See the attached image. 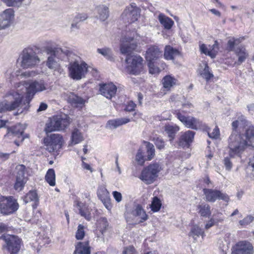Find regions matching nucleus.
I'll return each mask as SVG.
<instances>
[{
  "mask_svg": "<svg viewBox=\"0 0 254 254\" xmlns=\"http://www.w3.org/2000/svg\"><path fill=\"white\" fill-rule=\"evenodd\" d=\"M158 20L164 28L166 30L171 29L174 24V21L171 18L163 13L159 14Z\"/></svg>",
  "mask_w": 254,
  "mask_h": 254,
  "instance_id": "72a5a7b5",
  "label": "nucleus"
},
{
  "mask_svg": "<svg viewBox=\"0 0 254 254\" xmlns=\"http://www.w3.org/2000/svg\"><path fill=\"white\" fill-rule=\"evenodd\" d=\"M97 52L108 60L112 61L113 59L112 51L109 48H98Z\"/></svg>",
  "mask_w": 254,
  "mask_h": 254,
  "instance_id": "79ce46f5",
  "label": "nucleus"
},
{
  "mask_svg": "<svg viewBox=\"0 0 254 254\" xmlns=\"http://www.w3.org/2000/svg\"><path fill=\"white\" fill-rule=\"evenodd\" d=\"M69 124V118L65 115L55 116L52 118H49V132L64 130Z\"/></svg>",
  "mask_w": 254,
  "mask_h": 254,
  "instance_id": "9b49d317",
  "label": "nucleus"
},
{
  "mask_svg": "<svg viewBox=\"0 0 254 254\" xmlns=\"http://www.w3.org/2000/svg\"><path fill=\"white\" fill-rule=\"evenodd\" d=\"M71 143H80L84 140L82 133L77 128H74L72 132L71 136Z\"/></svg>",
  "mask_w": 254,
  "mask_h": 254,
  "instance_id": "ea45409f",
  "label": "nucleus"
},
{
  "mask_svg": "<svg viewBox=\"0 0 254 254\" xmlns=\"http://www.w3.org/2000/svg\"><path fill=\"white\" fill-rule=\"evenodd\" d=\"M97 194L98 198L102 201L105 207L109 211H111L113 205L111 203L109 192L105 187L101 186L98 187Z\"/></svg>",
  "mask_w": 254,
  "mask_h": 254,
  "instance_id": "6ab92c4d",
  "label": "nucleus"
},
{
  "mask_svg": "<svg viewBox=\"0 0 254 254\" xmlns=\"http://www.w3.org/2000/svg\"><path fill=\"white\" fill-rule=\"evenodd\" d=\"M223 220V219H221V220L217 221V222H215L214 218H211L208 220L207 223L205 224V229L207 230V229H209L210 228H211V227L213 226L216 223L218 222H222Z\"/></svg>",
  "mask_w": 254,
  "mask_h": 254,
  "instance_id": "69168bd1",
  "label": "nucleus"
},
{
  "mask_svg": "<svg viewBox=\"0 0 254 254\" xmlns=\"http://www.w3.org/2000/svg\"><path fill=\"white\" fill-rule=\"evenodd\" d=\"M137 47V42L133 38L126 37L123 38L120 46V51L122 54L126 55L125 60L127 64H130L127 66V70L130 74L138 75L143 67V59L139 56L131 55Z\"/></svg>",
  "mask_w": 254,
  "mask_h": 254,
  "instance_id": "f257e3e1",
  "label": "nucleus"
},
{
  "mask_svg": "<svg viewBox=\"0 0 254 254\" xmlns=\"http://www.w3.org/2000/svg\"><path fill=\"white\" fill-rule=\"evenodd\" d=\"M71 54L69 50L62 49L56 43L49 42V68L61 72L60 61L65 57H69Z\"/></svg>",
  "mask_w": 254,
  "mask_h": 254,
  "instance_id": "7ed1b4c3",
  "label": "nucleus"
},
{
  "mask_svg": "<svg viewBox=\"0 0 254 254\" xmlns=\"http://www.w3.org/2000/svg\"><path fill=\"white\" fill-rule=\"evenodd\" d=\"M9 152L8 153H3L0 152V159L2 161H5L7 160L9 158V156L10 154L14 153L16 151L14 149H7Z\"/></svg>",
  "mask_w": 254,
  "mask_h": 254,
  "instance_id": "13d9d810",
  "label": "nucleus"
},
{
  "mask_svg": "<svg viewBox=\"0 0 254 254\" xmlns=\"http://www.w3.org/2000/svg\"><path fill=\"white\" fill-rule=\"evenodd\" d=\"M200 129L204 132H206L207 134L209 131L210 128L205 123H203L201 121H199L198 126H197V130Z\"/></svg>",
  "mask_w": 254,
  "mask_h": 254,
  "instance_id": "680f3d73",
  "label": "nucleus"
},
{
  "mask_svg": "<svg viewBox=\"0 0 254 254\" xmlns=\"http://www.w3.org/2000/svg\"><path fill=\"white\" fill-rule=\"evenodd\" d=\"M234 52L238 57L237 61L235 62V64L237 66L240 65L249 57V54L244 46L237 47Z\"/></svg>",
  "mask_w": 254,
  "mask_h": 254,
  "instance_id": "a878e982",
  "label": "nucleus"
},
{
  "mask_svg": "<svg viewBox=\"0 0 254 254\" xmlns=\"http://www.w3.org/2000/svg\"><path fill=\"white\" fill-rule=\"evenodd\" d=\"M130 121L128 118H123L109 120L106 125V127L108 129H115L118 127L125 125Z\"/></svg>",
  "mask_w": 254,
  "mask_h": 254,
  "instance_id": "cd10ccee",
  "label": "nucleus"
},
{
  "mask_svg": "<svg viewBox=\"0 0 254 254\" xmlns=\"http://www.w3.org/2000/svg\"><path fill=\"white\" fill-rule=\"evenodd\" d=\"M19 207L16 198L13 196H0V213L7 216L14 213Z\"/></svg>",
  "mask_w": 254,
  "mask_h": 254,
  "instance_id": "6e6552de",
  "label": "nucleus"
},
{
  "mask_svg": "<svg viewBox=\"0 0 254 254\" xmlns=\"http://www.w3.org/2000/svg\"><path fill=\"white\" fill-rule=\"evenodd\" d=\"M76 206L78 210V213L81 216L84 217L88 221L91 220L92 218L91 209L89 208L88 205L85 203L77 201Z\"/></svg>",
  "mask_w": 254,
  "mask_h": 254,
  "instance_id": "4be33fe9",
  "label": "nucleus"
},
{
  "mask_svg": "<svg viewBox=\"0 0 254 254\" xmlns=\"http://www.w3.org/2000/svg\"><path fill=\"white\" fill-rule=\"evenodd\" d=\"M196 210L198 214L202 217L209 218L211 215V206L208 203L202 202L196 205Z\"/></svg>",
  "mask_w": 254,
  "mask_h": 254,
  "instance_id": "bb28decb",
  "label": "nucleus"
},
{
  "mask_svg": "<svg viewBox=\"0 0 254 254\" xmlns=\"http://www.w3.org/2000/svg\"><path fill=\"white\" fill-rule=\"evenodd\" d=\"M14 74L17 77V79L19 80L23 78L35 76L38 74V72L36 70L26 71L22 72L20 70H17L14 73Z\"/></svg>",
  "mask_w": 254,
  "mask_h": 254,
  "instance_id": "58836bf2",
  "label": "nucleus"
},
{
  "mask_svg": "<svg viewBox=\"0 0 254 254\" xmlns=\"http://www.w3.org/2000/svg\"><path fill=\"white\" fill-rule=\"evenodd\" d=\"M17 88V91L21 93L22 97L24 94H26V101L27 103H29L36 92L46 89L44 82L42 80H34L29 84L24 82L23 84L19 85Z\"/></svg>",
  "mask_w": 254,
  "mask_h": 254,
  "instance_id": "0eeeda50",
  "label": "nucleus"
},
{
  "mask_svg": "<svg viewBox=\"0 0 254 254\" xmlns=\"http://www.w3.org/2000/svg\"><path fill=\"white\" fill-rule=\"evenodd\" d=\"M8 7H20L24 0H0Z\"/></svg>",
  "mask_w": 254,
  "mask_h": 254,
  "instance_id": "a18cd8bd",
  "label": "nucleus"
},
{
  "mask_svg": "<svg viewBox=\"0 0 254 254\" xmlns=\"http://www.w3.org/2000/svg\"><path fill=\"white\" fill-rule=\"evenodd\" d=\"M23 201L25 203L33 201V209H36L38 205L39 199L38 194L35 190H30L23 197Z\"/></svg>",
  "mask_w": 254,
  "mask_h": 254,
  "instance_id": "c756f323",
  "label": "nucleus"
},
{
  "mask_svg": "<svg viewBox=\"0 0 254 254\" xmlns=\"http://www.w3.org/2000/svg\"><path fill=\"white\" fill-rule=\"evenodd\" d=\"M207 135L211 138L217 139L220 135V131L218 127L216 126L213 129V131L210 132V131H209Z\"/></svg>",
  "mask_w": 254,
  "mask_h": 254,
  "instance_id": "4d7b16f0",
  "label": "nucleus"
},
{
  "mask_svg": "<svg viewBox=\"0 0 254 254\" xmlns=\"http://www.w3.org/2000/svg\"><path fill=\"white\" fill-rule=\"evenodd\" d=\"M150 140L152 141H154V143H164V141L162 139V138L160 137L157 134L153 135V136H151Z\"/></svg>",
  "mask_w": 254,
  "mask_h": 254,
  "instance_id": "774afa93",
  "label": "nucleus"
},
{
  "mask_svg": "<svg viewBox=\"0 0 254 254\" xmlns=\"http://www.w3.org/2000/svg\"><path fill=\"white\" fill-rule=\"evenodd\" d=\"M0 238L4 242L2 249L9 254H18L23 246L22 239L17 235L3 234Z\"/></svg>",
  "mask_w": 254,
  "mask_h": 254,
  "instance_id": "423d86ee",
  "label": "nucleus"
},
{
  "mask_svg": "<svg viewBox=\"0 0 254 254\" xmlns=\"http://www.w3.org/2000/svg\"><path fill=\"white\" fill-rule=\"evenodd\" d=\"M176 79L171 75H166L162 79L163 87L167 90H169L171 87L176 84Z\"/></svg>",
  "mask_w": 254,
  "mask_h": 254,
  "instance_id": "4c0bfd02",
  "label": "nucleus"
},
{
  "mask_svg": "<svg viewBox=\"0 0 254 254\" xmlns=\"http://www.w3.org/2000/svg\"><path fill=\"white\" fill-rule=\"evenodd\" d=\"M63 144H49V152L54 156L59 154Z\"/></svg>",
  "mask_w": 254,
  "mask_h": 254,
  "instance_id": "c03bdc74",
  "label": "nucleus"
},
{
  "mask_svg": "<svg viewBox=\"0 0 254 254\" xmlns=\"http://www.w3.org/2000/svg\"><path fill=\"white\" fill-rule=\"evenodd\" d=\"M161 169L158 163L150 164L143 169L139 178L146 184H151L155 181Z\"/></svg>",
  "mask_w": 254,
  "mask_h": 254,
  "instance_id": "9d476101",
  "label": "nucleus"
},
{
  "mask_svg": "<svg viewBox=\"0 0 254 254\" xmlns=\"http://www.w3.org/2000/svg\"><path fill=\"white\" fill-rule=\"evenodd\" d=\"M11 22L0 17V30L8 27Z\"/></svg>",
  "mask_w": 254,
  "mask_h": 254,
  "instance_id": "0e129e2a",
  "label": "nucleus"
},
{
  "mask_svg": "<svg viewBox=\"0 0 254 254\" xmlns=\"http://www.w3.org/2000/svg\"><path fill=\"white\" fill-rule=\"evenodd\" d=\"M14 10L12 8H9L3 11L0 17L11 22L14 18Z\"/></svg>",
  "mask_w": 254,
  "mask_h": 254,
  "instance_id": "37998d69",
  "label": "nucleus"
},
{
  "mask_svg": "<svg viewBox=\"0 0 254 254\" xmlns=\"http://www.w3.org/2000/svg\"><path fill=\"white\" fill-rule=\"evenodd\" d=\"M25 128L26 126L24 125L17 124L7 129V133L5 136L9 137L17 136L19 138H21L20 141H23L25 139L29 138L28 135H23V133ZM19 141H20V140L14 141V143H18Z\"/></svg>",
  "mask_w": 254,
  "mask_h": 254,
  "instance_id": "2eb2a0df",
  "label": "nucleus"
},
{
  "mask_svg": "<svg viewBox=\"0 0 254 254\" xmlns=\"http://www.w3.org/2000/svg\"><path fill=\"white\" fill-rule=\"evenodd\" d=\"M11 230V228L10 227L3 223L0 222V233L7 232Z\"/></svg>",
  "mask_w": 254,
  "mask_h": 254,
  "instance_id": "338daca9",
  "label": "nucleus"
},
{
  "mask_svg": "<svg viewBox=\"0 0 254 254\" xmlns=\"http://www.w3.org/2000/svg\"><path fill=\"white\" fill-rule=\"evenodd\" d=\"M43 60L37 55L34 48L27 47L20 54L18 62L23 69L32 68L38 65Z\"/></svg>",
  "mask_w": 254,
  "mask_h": 254,
  "instance_id": "20e7f679",
  "label": "nucleus"
},
{
  "mask_svg": "<svg viewBox=\"0 0 254 254\" xmlns=\"http://www.w3.org/2000/svg\"><path fill=\"white\" fill-rule=\"evenodd\" d=\"M177 118L188 128L197 130L200 120L192 116L182 115L179 111H176Z\"/></svg>",
  "mask_w": 254,
  "mask_h": 254,
  "instance_id": "f3484780",
  "label": "nucleus"
},
{
  "mask_svg": "<svg viewBox=\"0 0 254 254\" xmlns=\"http://www.w3.org/2000/svg\"><path fill=\"white\" fill-rule=\"evenodd\" d=\"M122 254H138V252L133 245L125 247Z\"/></svg>",
  "mask_w": 254,
  "mask_h": 254,
  "instance_id": "603ef678",
  "label": "nucleus"
},
{
  "mask_svg": "<svg viewBox=\"0 0 254 254\" xmlns=\"http://www.w3.org/2000/svg\"><path fill=\"white\" fill-rule=\"evenodd\" d=\"M68 69L69 76L73 80H79L85 77L88 71V65L84 62L79 64L75 61L69 63Z\"/></svg>",
  "mask_w": 254,
  "mask_h": 254,
  "instance_id": "1a4fd4ad",
  "label": "nucleus"
},
{
  "mask_svg": "<svg viewBox=\"0 0 254 254\" xmlns=\"http://www.w3.org/2000/svg\"><path fill=\"white\" fill-rule=\"evenodd\" d=\"M99 18L103 21H105L109 16V8L104 5H99L96 8Z\"/></svg>",
  "mask_w": 254,
  "mask_h": 254,
  "instance_id": "f704fd0d",
  "label": "nucleus"
},
{
  "mask_svg": "<svg viewBox=\"0 0 254 254\" xmlns=\"http://www.w3.org/2000/svg\"><path fill=\"white\" fill-rule=\"evenodd\" d=\"M162 204L161 199L158 196H154L152 198L150 208L153 212H157L160 211Z\"/></svg>",
  "mask_w": 254,
  "mask_h": 254,
  "instance_id": "e433bc0d",
  "label": "nucleus"
},
{
  "mask_svg": "<svg viewBox=\"0 0 254 254\" xmlns=\"http://www.w3.org/2000/svg\"><path fill=\"white\" fill-rule=\"evenodd\" d=\"M218 50L219 44L217 40L214 41V43L212 46L209 45V48H208L204 44L200 45V51L201 53L206 56H208L212 59L215 58Z\"/></svg>",
  "mask_w": 254,
  "mask_h": 254,
  "instance_id": "412c9836",
  "label": "nucleus"
},
{
  "mask_svg": "<svg viewBox=\"0 0 254 254\" xmlns=\"http://www.w3.org/2000/svg\"><path fill=\"white\" fill-rule=\"evenodd\" d=\"M85 227L82 224H79L77 227V230L75 233V238L77 240H82L85 235Z\"/></svg>",
  "mask_w": 254,
  "mask_h": 254,
  "instance_id": "09e8293b",
  "label": "nucleus"
},
{
  "mask_svg": "<svg viewBox=\"0 0 254 254\" xmlns=\"http://www.w3.org/2000/svg\"><path fill=\"white\" fill-rule=\"evenodd\" d=\"M87 17L88 16L86 13H78L75 16L73 20L74 22L78 23L86 20Z\"/></svg>",
  "mask_w": 254,
  "mask_h": 254,
  "instance_id": "052dcab7",
  "label": "nucleus"
},
{
  "mask_svg": "<svg viewBox=\"0 0 254 254\" xmlns=\"http://www.w3.org/2000/svg\"><path fill=\"white\" fill-rule=\"evenodd\" d=\"M231 157H226L224 158L223 163L225 165L226 169L228 171H230L233 167V163L230 160Z\"/></svg>",
  "mask_w": 254,
  "mask_h": 254,
  "instance_id": "bf43d9fd",
  "label": "nucleus"
},
{
  "mask_svg": "<svg viewBox=\"0 0 254 254\" xmlns=\"http://www.w3.org/2000/svg\"><path fill=\"white\" fill-rule=\"evenodd\" d=\"M135 107L136 104L132 101H130L126 104L125 111L129 112H132L134 111Z\"/></svg>",
  "mask_w": 254,
  "mask_h": 254,
  "instance_id": "e2e57ef3",
  "label": "nucleus"
},
{
  "mask_svg": "<svg viewBox=\"0 0 254 254\" xmlns=\"http://www.w3.org/2000/svg\"><path fill=\"white\" fill-rule=\"evenodd\" d=\"M251 144H229L228 154L232 158L236 157L241 158L248 146Z\"/></svg>",
  "mask_w": 254,
  "mask_h": 254,
  "instance_id": "a211bd4d",
  "label": "nucleus"
},
{
  "mask_svg": "<svg viewBox=\"0 0 254 254\" xmlns=\"http://www.w3.org/2000/svg\"><path fill=\"white\" fill-rule=\"evenodd\" d=\"M49 185L51 186L56 185V175L53 169H49Z\"/></svg>",
  "mask_w": 254,
  "mask_h": 254,
  "instance_id": "864d4df0",
  "label": "nucleus"
},
{
  "mask_svg": "<svg viewBox=\"0 0 254 254\" xmlns=\"http://www.w3.org/2000/svg\"><path fill=\"white\" fill-rule=\"evenodd\" d=\"M161 56V52L158 46L151 45L148 48L146 52L145 58L147 61H155Z\"/></svg>",
  "mask_w": 254,
  "mask_h": 254,
  "instance_id": "b1692460",
  "label": "nucleus"
},
{
  "mask_svg": "<svg viewBox=\"0 0 254 254\" xmlns=\"http://www.w3.org/2000/svg\"><path fill=\"white\" fill-rule=\"evenodd\" d=\"M146 154L144 155V152L140 148L138 150L135 156V160L138 164L143 166L146 161H150L154 157L155 149L153 144H146Z\"/></svg>",
  "mask_w": 254,
  "mask_h": 254,
  "instance_id": "4468645a",
  "label": "nucleus"
},
{
  "mask_svg": "<svg viewBox=\"0 0 254 254\" xmlns=\"http://www.w3.org/2000/svg\"><path fill=\"white\" fill-rule=\"evenodd\" d=\"M147 63L150 73L153 74L159 73L160 69L155 65L154 61H147Z\"/></svg>",
  "mask_w": 254,
  "mask_h": 254,
  "instance_id": "5fc2aeb1",
  "label": "nucleus"
},
{
  "mask_svg": "<svg viewBox=\"0 0 254 254\" xmlns=\"http://www.w3.org/2000/svg\"><path fill=\"white\" fill-rule=\"evenodd\" d=\"M139 15L140 10L135 3H132L127 7L122 14L123 18H126L127 21L130 23L136 21Z\"/></svg>",
  "mask_w": 254,
  "mask_h": 254,
  "instance_id": "dca6fc26",
  "label": "nucleus"
},
{
  "mask_svg": "<svg viewBox=\"0 0 254 254\" xmlns=\"http://www.w3.org/2000/svg\"><path fill=\"white\" fill-rule=\"evenodd\" d=\"M74 254H90L91 248L88 241L78 242L75 246Z\"/></svg>",
  "mask_w": 254,
  "mask_h": 254,
  "instance_id": "c85d7f7f",
  "label": "nucleus"
},
{
  "mask_svg": "<svg viewBox=\"0 0 254 254\" xmlns=\"http://www.w3.org/2000/svg\"><path fill=\"white\" fill-rule=\"evenodd\" d=\"M254 219V217L253 216L247 215L243 219L240 220L239 223L242 227H245L252 222Z\"/></svg>",
  "mask_w": 254,
  "mask_h": 254,
  "instance_id": "3c124183",
  "label": "nucleus"
},
{
  "mask_svg": "<svg viewBox=\"0 0 254 254\" xmlns=\"http://www.w3.org/2000/svg\"><path fill=\"white\" fill-rule=\"evenodd\" d=\"M231 254H254L253 244L248 240L237 242L232 248Z\"/></svg>",
  "mask_w": 254,
  "mask_h": 254,
  "instance_id": "ddd939ff",
  "label": "nucleus"
},
{
  "mask_svg": "<svg viewBox=\"0 0 254 254\" xmlns=\"http://www.w3.org/2000/svg\"><path fill=\"white\" fill-rule=\"evenodd\" d=\"M99 91L106 98L111 99L116 94L117 88L113 83L99 84Z\"/></svg>",
  "mask_w": 254,
  "mask_h": 254,
  "instance_id": "aec40b11",
  "label": "nucleus"
},
{
  "mask_svg": "<svg viewBox=\"0 0 254 254\" xmlns=\"http://www.w3.org/2000/svg\"><path fill=\"white\" fill-rule=\"evenodd\" d=\"M179 50L170 45H167L164 49V57L167 60H173L175 57L180 55Z\"/></svg>",
  "mask_w": 254,
  "mask_h": 254,
  "instance_id": "2f4dec72",
  "label": "nucleus"
},
{
  "mask_svg": "<svg viewBox=\"0 0 254 254\" xmlns=\"http://www.w3.org/2000/svg\"><path fill=\"white\" fill-rule=\"evenodd\" d=\"M190 233L194 237L195 236L197 237L201 236L203 238L205 236L203 230L198 226L194 227L191 229Z\"/></svg>",
  "mask_w": 254,
  "mask_h": 254,
  "instance_id": "8fccbe9b",
  "label": "nucleus"
},
{
  "mask_svg": "<svg viewBox=\"0 0 254 254\" xmlns=\"http://www.w3.org/2000/svg\"><path fill=\"white\" fill-rule=\"evenodd\" d=\"M200 74L207 81L213 77V74L209 71V67L207 64L205 65L203 70L200 73Z\"/></svg>",
  "mask_w": 254,
  "mask_h": 254,
  "instance_id": "de8ad7c7",
  "label": "nucleus"
},
{
  "mask_svg": "<svg viewBox=\"0 0 254 254\" xmlns=\"http://www.w3.org/2000/svg\"><path fill=\"white\" fill-rule=\"evenodd\" d=\"M202 191L205 200L207 202H214L217 199H219L228 202L230 200L229 196L227 194L223 193L218 190L204 188Z\"/></svg>",
  "mask_w": 254,
  "mask_h": 254,
  "instance_id": "f8f14e48",
  "label": "nucleus"
},
{
  "mask_svg": "<svg viewBox=\"0 0 254 254\" xmlns=\"http://www.w3.org/2000/svg\"><path fill=\"white\" fill-rule=\"evenodd\" d=\"M131 213L133 216L139 217V224L146 221L148 219V215L140 204L136 205Z\"/></svg>",
  "mask_w": 254,
  "mask_h": 254,
  "instance_id": "393cba45",
  "label": "nucleus"
},
{
  "mask_svg": "<svg viewBox=\"0 0 254 254\" xmlns=\"http://www.w3.org/2000/svg\"><path fill=\"white\" fill-rule=\"evenodd\" d=\"M68 102L74 107H82L85 103V100L82 97L73 93L69 95Z\"/></svg>",
  "mask_w": 254,
  "mask_h": 254,
  "instance_id": "473e14b6",
  "label": "nucleus"
},
{
  "mask_svg": "<svg viewBox=\"0 0 254 254\" xmlns=\"http://www.w3.org/2000/svg\"><path fill=\"white\" fill-rule=\"evenodd\" d=\"M62 135L58 133H52L49 135V143H63Z\"/></svg>",
  "mask_w": 254,
  "mask_h": 254,
  "instance_id": "49530a36",
  "label": "nucleus"
},
{
  "mask_svg": "<svg viewBox=\"0 0 254 254\" xmlns=\"http://www.w3.org/2000/svg\"><path fill=\"white\" fill-rule=\"evenodd\" d=\"M22 96L17 88L6 94L0 101V113L11 111L18 107L21 104Z\"/></svg>",
  "mask_w": 254,
  "mask_h": 254,
  "instance_id": "39448f33",
  "label": "nucleus"
},
{
  "mask_svg": "<svg viewBox=\"0 0 254 254\" xmlns=\"http://www.w3.org/2000/svg\"><path fill=\"white\" fill-rule=\"evenodd\" d=\"M95 233L100 236L103 235L109 227V223L107 219L105 217H102L97 219L96 222Z\"/></svg>",
  "mask_w": 254,
  "mask_h": 254,
  "instance_id": "5701e85b",
  "label": "nucleus"
},
{
  "mask_svg": "<svg viewBox=\"0 0 254 254\" xmlns=\"http://www.w3.org/2000/svg\"><path fill=\"white\" fill-rule=\"evenodd\" d=\"M179 129V127L176 125L168 124L165 126L164 131L167 134L169 141L171 142L174 139L176 134Z\"/></svg>",
  "mask_w": 254,
  "mask_h": 254,
  "instance_id": "7c9ffc66",
  "label": "nucleus"
},
{
  "mask_svg": "<svg viewBox=\"0 0 254 254\" xmlns=\"http://www.w3.org/2000/svg\"><path fill=\"white\" fill-rule=\"evenodd\" d=\"M236 45L235 41L233 40L232 37L230 38L226 45V50L228 52H235Z\"/></svg>",
  "mask_w": 254,
  "mask_h": 254,
  "instance_id": "6e6d98bb",
  "label": "nucleus"
},
{
  "mask_svg": "<svg viewBox=\"0 0 254 254\" xmlns=\"http://www.w3.org/2000/svg\"><path fill=\"white\" fill-rule=\"evenodd\" d=\"M21 176H17L16 182L14 185V189L15 190L20 191L23 190L26 181L24 177V173L22 172Z\"/></svg>",
  "mask_w": 254,
  "mask_h": 254,
  "instance_id": "a19ab883",
  "label": "nucleus"
},
{
  "mask_svg": "<svg viewBox=\"0 0 254 254\" xmlns=\"http://www.w3.org/2000/svg\"><path fill=\"white\" fill-rule=\"evenodd\" d=\"M195 132L191 130H188L184 132L180 138L179 143H191L194 138Z\"/></svg>",
  "mask_w": 254,
  "mask_h": 254,
  "instance_id": "c9c22d12",
  "label": "nucleus"
},
{
  "mask_svg": "<svg viewBox=\"0 0 254 254\" xmlns=\"http://www.w3.org/2000/svg\"><path fill=\"white\" fill-rule=\"evenodd\" d=\"M247 122L245 117L241 115L232 123V132L229 137V143H248L254 139V126L249 127L244 133L238 131V127L245 126Z\"/></svg>",
  "mask_w": 254,
  "mask_h": 254,
  "instance_id": "f03ea898",
  "label": "nucleus"
}]
</instances>
